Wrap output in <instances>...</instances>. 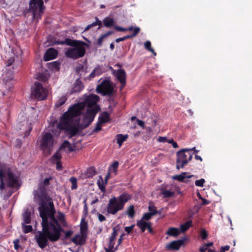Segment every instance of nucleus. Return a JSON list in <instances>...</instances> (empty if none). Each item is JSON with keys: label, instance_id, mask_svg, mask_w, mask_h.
Masks as SVG:
<instances>
[{"label": "nucleus", "instance_id": "1a4fd4ad", "mask_svg": "<svg viewBox=\"0 0 252 252\" xmlns=\"http://www.w3.org/2000/svg\"><path fill=\"white\" fill-rule=\"evenodd\" d=\"M113 88L110 79H107L101 81L96 87V92L103 95H111L113 92Z\"/></svg>", "mask_w": 252, "mask_h": 252}, {"label": "nucleus", "instance_id": "3c124183", "mask_svg": "<svg viewBox=\"0 0 252 252\" xmlns=\"http://www.w3.org/2000/svg\"><path fill=\"white\" fill-rule=\"evenodd\" d=\"M37 78V79L41 80L43 82H46L47 80V77L43 74H39Z\"/></svg>", "mask_w": 252, "mask_h": 252}, {"label": "nucleus", "instance_id": "a18cd8bd", "mask_svg": "<svg viewBox=\"0 0 252 252\" xmlns=\"http://www.w3.org/2000/svg\"><path fill=\"white\" fill-rule=\"evenodd\" d=\"M14 243V247L15 250H18L20 248V246L19 245V239H16L13 241Z\"/></svg>", "mask_w": 252, "mask_h": 252}, {"label": "nucleus", "instance_id": "603ef678", "mask_svg": "<svg viewBox=\"0 0 252 252\" xmlns=\"http://www.w3.org/2000/svg\"><path fill=\"white\" fill-rule=\"evenodd\" d=\"M158 141L161 143L167 142V138L166 137L159 136L158 139Z\"/></svg>", "mask_w": 252, "mask_h": 252}, {"label": "nucleus", "instance_id": "20e7f679", "mask_svg": "<svg viewBox=\"0 0 252 252\" xmlns=\"http://www.w3.org/2000/svg\"><path fill=\"white\" fill-rule=\"evenodd\" d=\"M85 44V42L82 41L75 46L67 48L64 53L65 56L73 60L83 57L86 52L84 47Z\"/></svg>", "mask_w": 252, "mask_h": 252}, {"label": "nucleus", "instance_id": "4468645a", "mask_svg": "<svg viewBox=\"0 0 252 252\" xmlns=\"http://www.w3.org/2000/svg\"><path fill=\"white\" fill-rule=\"evenodd\" d=\"M86 235L77 234L72 238L71 241L76 245H83L86 242Z\"/></svg>", "mask_w": 252, "mask_h": 252}, {"label": "nucleus", "instance_id": "bf43d9fd", "mask_svg": "<svg viewBox=\"0 0 252 252\" xmlns=\"http://www.w3.org/2000/svg\"><path fill=\"white\" fill-rule=\"evenodd\" d=\"M115 29L118 31L120 32H125L126 31V28H124L121 27L115 26Z\"/></svg>", "mask_w": 252, "mask_h": 252}, {"label": "nucleus", "instance_id": "7ed1b4c3", "mask_svg": "<svg viewBox=\"0 0 252 252\" xmlns=\"http://www.w3.org/2000/svg\"><path fill=\"white\" fill-rule=\"evenodd\" d=\"M129 199V195L126 193H123L117 197H111L106 206L107 213L113 215H116L124 209L125 204Z\"/></svg>", "mask_w": 252, "mask_h": 252}, {"label": "nucleus", "instance_id": "dca6fc26", "mask_svg": "<svg viewBox=\"0 0 252 252\" xmlns=\"http://www.w3.org/2000/svg\"><path fill=\"white\" fill-rule=\"evenodd\" d=\"M84 88L83 85L79 79L76 80L73 84V87L70 91V94L78 93L81 92Z\"/></svg>", "mask_w": 252, "mask_h": 252}, {"label": "nucleus", "instance_id": "ea45409f", "mask_svg": "<svg viewBox=\"0 0 252 252\" xmlns=\"http://www.w3.org/2000/svg\"><path fill=\"white\" fill-rule=\"evenodd\" d=\"M152 216H153V215L151 213L148 212V213H145L143 215L141 219H142L146 221H148V220L151 219Z\"/></svg>", "mask_w": 252, "mask_h": 252}, {"label": "nucleus", "instance_id": "680f3d73", "mask_svg": "<svg viewBox=\"0 0 252 252\" xmlns=\"http://www.w3.org/2000/svg\"><path fill=\"white\" fill-rule=\"evenodd\" d=\"M115 245L114 241H111L110 240H109V250H112L113 248H114Z\"/></svg>", "mask_w": 252, "mask_h": 252}, {"label": "nucleus", "instance_id": "bb28decb", "mask_svg": "<svg viewBox=\"0 0 252 252\" xmlns=\"http://www.w3.org/2000/svg\"><path fill=\"white\" fill-rule=\"evenodd\" d=\"M4 176V173L3 169L0 166V189L2 191L5 188L4 183L3 182V178Z\"/></svg>", "mask_w": 252, "mask_h": 252}, {"label": "nucleus", "instance_id": "de8ad7c7", "mask_svg": "<svg viewBox=\"0 0 252 252\" xmlns=\"http://www.w3.org/2000/svg\"><path fill=\"white\" fill-rule=\"evenodd\" d=\"M104 38L105 37L103 36V34H102L97 39V44L99 46H101L102 45V42Z\"/></svg>", "mask_w": 252, "mask_h": 252}, {"label": "nucleus", "instance_id": "a878e982", "mask_svg": "<svg viewBox=\"0 0 252 252\" xmlns=\"http://www.w3.org/2000/svg\"><path fill=\"white\" fill-rule=\"evenodd\" d=\"M62 157V155L60 153L59 150L57 151L51 157V161L54 163L56 162L60 161L61 158Z\"/></svg>", "mask_w": 252, "mask_h": 252}, {"label": "nucleus", "instance_id": "338daca9", "mask_svg": "<svg viewBox=\"0 0 252 252\" xmlns=\"http://www.w3.org/2000/svg\"><path fill=\"white\" fill-rule=\"evenodd\" d=\"M146 229H148V231L150 233H152L153 232V229H152V224H151V223H150V224L148 225V226L147 227V228Z\"/></svg>", "mask_w": 252, "mask_h": 252}, {"label": "nucleus", "instance_id": "58836bf2", "mask_svg": "<svg viewBox=\"0 0 252 252\" xmlns=\"http://www.w3.org/2000/svg\"><path fill=\"white\" fill-rule=\"evenodd\" d=\"M149 213H151L153 216L155 215L158 213L156 207L153 204H150L149 206Z\"/></svg>", "mask_w": 252, "mask_h": 252}, {"label": "nucleus", "instance_id": "052dcab7", "mask_svg": "<svg viewBox=\"0 0 252 252\" xmlns=\"http://www.w3.org/2000/svg\"><path fill=\"white\" fill-rule=\"evenodd\" d=\"M73 233V232L71 230H67L65 233V238L69 237Z\"/></svg>", "mask_w": 252, "mask_h": 252}, {"label": "nucleus", "instance_id": "09e8293b", "mask_svg": "<svg viewBox=\"0 0 252 252\" xmlns=\"http://www.w3.org/2000/svg\"><path fill=\"white\" fill-rule=\"evenodd\" d=\"M134 226V224L131 225V226H126L125 228V230L126 232L129 234L131 232Z\"/></svg>", "mask_w": 252, "mask_h": 252}, {"label": "nucleus", "instance_id": "8fccbe9b", "mask_svg": "<svg viewBox=\"0 0 252 252\" xmlns=\"http://www.w3.org/2000/svg\"><path fill=\"white\" fill-rule=\"evenodd\" d=\"M101 124H102L99 123V122L98 121L96 126L93 130V131L96 132H98V131H99L101 128V126H100V125H101Z\"/></svg>", "mask_w": 252, "mask_h": 252}, {"label": "nucleus", "instance_id": "aec40b11", "mask_svg": "<svg viewBox=\"0 0 252 252\" xmlns=\"http://www.w3.org/2000/svg\"><path fill=\"white\" fill-rule=\"evenodd\" d=\"M150 223L141 219L137 221L136 225L140 229L141 232H144Z\"/></svg>", "mask_w": 252, "mask_h": 252}, {"label": "nucleus", "instance_id": "cd10ccee", "mask_svg": "<svg viewBox=\"0 0 252 252\" xmlns=\"http://www.w3.org/2000/svg\"><path fill=\"white\" fill-rule=\"evenodd\" d=\"M166 233L169 236H177L179 234V231L177 228L171 227L168 229Z\"/></svg>", "mask_w": 252, "mask_h": 252}, {"label": "nucleus", "instance_id": "f03ea898", "mask_svg": "<svg viewBox=\"0 0 252 252\" xmlns=\"http://www.w3.org/2000/svg\"><path fill=\"white\" fill-rule=\"evenodd\" d=\"M99 97L96 94L85 95L82 101L75 104L61 116L59 123L56 121L50 128L55 135H59L62 129L64 130L70 137L87 127L93 121L99 110L96 105Z\"/></svg>", "mask_w": 252, "mask_h": 252}, {"label": "nucleus", "instance_id": "ddd939ff", "mask_svg": "<svg viewBox=\"0 0 252 252\" xmlns=\"http://www.w3.org/2000/svg\"><path fill=\"white\" fill-rule=\"evenodd\" d=\"M58 55V51L52 48L48 49L45 52L44 56V60L45 61H48L55 59Z\"/></svg>", "mask_w": 252, "mask_h": 252}, {"label": "nucleus", "instance_id": "69168bd1", "mask_svg": "<svg viewBox=\"0 0 252 252\" xmlns=\"http://www.w3.org/2000/svg\"><path fill=\"white\" fill-rule=\"evenodd\" d=\"M114 32L113 31H108L106 33L103 34V36H104L105 37H106L107 36L110 35V34L113 33Z\"/></svg>", "mask_w": 252, "mask_h": 252}, {"label": "nucleus", "instance_id": "2eb2a0df", "mask_svg": "<svg viewBox=\"0 0 252 252\" xmlns=\"http://www.w3.org/2000/svg\"><path fill=\"white\" fill-rule=\"evenodd\" d=\"M184 241L182 240H179L178 241H174L170 242L169 244L166 246V248L167 250H178L180 249V247L183 244Z\"/></svg>", "mask_w": 252, "mask_h": 252}, {"label": "nucleus", "instance_id": "13d9d810", "mask_svg": "<svg viewBox=\"0 0 252 252\" xmlns=\"http://www.w3.org/2000/svg\"><path fill=\"white\" fill-rule=\"evenodd\" d=\"M229 248L230 247L228 245L222 247L220 249V252H224L225 251H228Z\"/></svg>", "mask_w": 252, "mask_h": 252}, {"label": "nucleus", "instance_id": "39448f33", "mask_svg": "<svg viewBox=\"0 0 252 252\" xmlns=\"http://www.w3.org/2000/svg\"><path fill=\"white\" fill-rule=\"evenodd\" d=\"M190 150L183 149L177 153L176 168L179 169L183 168L192 158V154L190 153Z\"/></svg>", "mask_w": 252, "mask_h": 252}, {"label": "nucleus", "instance_id": "f3484780", "mask_svg": "<svg viewBox=\"0 0 252 252\" xmlns=\"http://www.w3.org/2000/svg\"><path fill=\"white\" fill-rule=\"evenodd\" d=\"M81 41L75 40H72L69 38H65L64 40H57L56 41V44L58 45L66 44L72 47L75 46L76 44L79 43Z\"/></svg>", "mask_w": 252, "mask_h": 252}, {"label": "nucleus", "instance_id": "f8f14e48", "mask_svg": "<svg viewBox=\"0 0 252 252\" xmlns=\"http://www.w3.org/2000/svg\"><path fill=\"white\" fill-rule=\"evenodd\" d=\"M116 76L118 80L120 81L121 84V89L123 88L125 86L126 83V73L124 69H119L117 70Z\"/></svg>", "mask_w": 252, "mask_h": 252}, {"label": "nucleus", "instance_id": "2f4dec72", "mask_svg": "<svg viewBox=\"0 0 252 252\" xmlns=\"http://www.w3.org/2000/svg\"><path fill=\"white\" fill-rule=\"evenodd\" d=\"M67 97L66 95H63L61 98L59 99V100L57 101L55 104V106L56 107H59L63 105L66 101Z\"/></svg>", "mask_w": 252, "mask_h": 252}, {"label": "nucleus", "instance_id": "e433bc0d", "mask_svg": "<svg viewBox=\"0 0 252 252\" xmlns=\"http://www.w3.org/2000/svg\"><path fill=\"white\" fill-rule=\"evenodd\" d=\"M191 221H187L185 223L182 224L180 226V230L181 232H185L190 227Z\"/></svg>", "mask_w": 252, "mask_h": 252}, {"label": "nucleus", "instance_id": "7c9ffc66", "mask_svg": "<svg viewBox=\"0 0 252 252\" xmlns=\"http://www.w3.org/2000/svg\"><path fill=\"white\" fill-rule=\"evenodd\" d=\"M161 194H162L163 198H167L173 196L174 195L175 192L169 190L165 189L161 191Z\"/></svg>", "mask_w": 252, "mask_h": 252}, {"label": "nucleus", "instance_id": "9b49d317", "mask_svg": "<svg viewBox=\"0 0 252 252\" xmlns=\"http://www.w3.org/2000/svg\"><path fill=\"white\" fill-rule=\"evenodd\" d=\"M7 185L13 188H19L20 185L18 178L10 172L7 173Z\"/></svg>", "mask_w": 252, "mask_h": 252}, {"label": "nucleus", "instance_id": "5fc2aeb1", "mask_svg": "<svg viewBox=\"0 0 252 252\" xmlns=\"http://www.w3.org/2000/svg\"><path fill=\"white\" fill-rule=\"evenodd\" d=\"M140 32V28L139 27H135L133 29V32L132 34L133 37L135 36Z\"/></svg>", "mask_w": 252, "mask_h": 252}, {"label": "nucleus", "instance_id": "4d7b16f0", "mask_svg": "<svg viewBox=\"0 0 252 252\" xmlns=\"http://www.w3.org/2000/svg\"><path fill=\"white\" fill-rule=\"evenodd\" d=\"M98 219L100 222L105 220L106 218L104 216L101 214H98Z\"/></svg>", "mask_w": 252, "mask_h": 252}, {"label": "nucleus", "instance_id": "c756f323", "mask_svg": "<svg viewBox=\"0 0 252 252\" xmlns=\"http://www.w3.org/2000/svg\"><path fill=\"white\" fill-rule=\"evenodd\" d=\"M125 214H126L129 218L132 219L134 217L135 215V211L134 209V206L133 205H130L127 209Z\"/></svg>", "mask_w": 252, "mask_h": 252}, {"label": "nucleus", "instance_id": "b1692460", "mask_svg": "<svg viewBox=\"0 0 252 252\" xmlns=\"http://www.w3.org/2000/svg\"><path fill=\"white\" fill-rule=\"evenodd\" d=\"M23 222L22 223H30L31 220V212L26 211L23 215Z\"/></svg>", "mask_w": 252, "mask_h": 252}, {"label": "nucleus", "instance_id": "6ab92c4d", "mask_svg": "<svg viewBox=\"0 0 252 252\" xmlns=\"http://www.w3.org/2000/svg\"><path fill=\"white\" fill-rule=\"evenodd\" d=\"M193 176L194 175H188V173L187 172H183L181 174L176 175L175 176H173V179L183 182H184L185 179L190 178Z\"/></svg>", "mask_w": 252, "mask_h": 252}, {"label": "nucleus", "instance_id": "37998d69", "mask_svg": "<svg viewBox=\"0 0 252 252\" xmlns=\"http://www.w3.org/2000/svg\"><path fill=\"white\" fill-rule=\"evenodd\" d=\"M87 230V226L86 224H85L81 226V227H80L81 234H82L83 235H86Z\"/></svg>", "mask_w": 252, "mask_h": 252}, {"label": "nucleus", "instance_id": "a19ab883", "mask_svg": "<svg viewBox=\"0 0 252 252\" xmlns=\"http://www.w3.org/2000/svg\"><path fill=\"white\" fill-rule=\"evenodd\" d=\"M205 181L204 179H201L200 180H196L195 182V186L200 187H203Z\"/></svg>", "mask_w": 252, "mask_h": 252}, {"label": "nucleus", "instance_id": "c03bdc74", "mask_svg": "<svg viewBox=\"0 0 252 252\" xmlns=\"http://www.w3.org/2000/svg\"><path fill=\"white\" fill-rule=\"evenodd\" d=\"M200 236L202 239H205L208 236V233L204 229H202L200 231Z\"/></svg>", "mask_w": 252, "mask_h": 252}, {"label": "nucleus", "instance_id": "774afa93", "mask_svg": "<svg viewBox=\"0 0 252 252\" xmlns=\"http://www.w3.org/2000/svg\"><path fill=\"white\" fill-rule=\"evenodd\" d=\"M207 249H208L204 246L203 247L200 248L199 251L200 252H206Z\"/></svg>", "mask_w": 252, "mask_h": 252}, {"label": "nucleus", "instance_id": "864d4df0", "mask_svg": "<svg viewBox=\"0 0 252 252\" xmlns=\"http://www.w3.org/2000/svg\"><path fill=\"white\" fill-rule=\"evenodd\" d=\"M54 163L56 164V169L58 170H62V163L60 161H57V162H55Z\"/></svg>", "mask_w": 252, "mask_h": 252}, {"label": "nucleus", "instance_id": "412c9836", "mask_svg": "<svg viewBox=\"0 0 252 252\" xmlns=\"http://www.w3.org/2000/svg\"><path fill=\"white\" fill-rule=\"evenodd\" d=\"M109 121V115L108 112L102 113L99 116L98 120L99 123H105Z\"/></svg>", "mask_w": 252, "mask_h": 252}, {"label": "nucleus", "instance_id": "6e6552de", "mask_svg": "<svg viewBox=\"0 0 252 252\" xmlns=\"http://www.w3.org/2000/svg\"><path fill=\"white\" fill-rule=\"evenodd\" d=\"M54 144L53 137L52 135L48 132L45 133L43 134L40 147L44 152H47L50 154L51 150L52 149Z\"/></svg>", "mask_w": 252, "mask_h": 252}, {"label": "nucleus", "instance_id": "393cba45", "mask_svg": "<svg viewBox=\"0 0 252 252\" xmlns=\"http://www.w3.org/2000/svg\"><path fill=\"white\" fill-rule=\"evenodd\" d=\"M99 178V179L97 182V185L100 190L102 192H105L106 190L105 186L104 185L105 182H104L103 178L101 176H100Z\"/></svg>", "mask_w": 252, "mask_h": 252}, {"label": "nucleus", "instance_id": "423d86ee", "mask_svg": "<svg viewBox=\"0 0 252 252\" xmlns=\"http://www.w3.org/2000/svg\"><path fill=\"white\" fill-rule=\"evenodd\" d=\"M44 7L42 0H31L30 2V9L32 12L33 18L37 20L41 18V14L43 13Z\"/></svg>", "mask_w": 252, "mask_h": 252}, {"label": "nucleus", "instance_id": "5701e85b", "mask_svg": "<svg viewBox=\"0 0 252 252\" xmlns=\"http://www.w3.org/2000/svg\"><path fill=\"white\" fill-rule=\"evenodd\" d=\"M103 22L104 26L107 28H110L112 27L115 23L114 20L113 18H110L109 17L105 18L103 21Z\"/></svg>", "mask_w": 252, "mask_h": 252}, {"label": "nucleus", "instance_id": "0e129e2a", "mask_svg": "<svg viewBox=\"0 0 252 252\" xmlns=\"http://www.w3.org/2000/svg\"><path fill=\"white\" fill-rule=\"evenodd\" d=\"M110 176V172L109 171L107 175H106L104 179L105 184L106 185L107 184L108 180L109 179Z\"/></svg>", "mask_w": 252, "mask_h": 252}, {"label": "nucleus", "instance_id": "4be33fe9", "mask_svg": "<svg viewBox=\"0 0 252 252\" xmlns=\"http://www.w3.org/2000/svg\"><path fill=\"white\" fill-rule=\"evenodd\" d=\"M60 149H63L67 152H72L74 149L72 148L70 143L67 141H65L61 145Z\"/></svg>", "mask_w": 252, "mask_h": 252}, {"label": "nucleus", "instance_id": "a211bd4d", "mask_svg": "<svg viewBox=\"0 0 252 252\" xmlns=\"http://www.w3.org/2000/svg\"><path fill=\"white\" fill-rule=\"evenodd\" d=\"M104 71L103 68L102 66H96L93 71L90 73L89 77L90 79L93 78L96 76L101 75Z\"/></svg>", "mask_w": 252, "mask_h": 252}, {"label": "nucleus", "instance_id": "79ce46f5", "mask_svg": "<svg viewBox=\"0 0 252 252\" xmlns=\"http://www.w3.org/2000/svg\"><path fill=\"white\" fill-rule=\"evenodd\" d=\"M117 235V231L115 227L113 228V232L110 237L111 241H114L116 236Z\"/></svg>", "mask_w": 252, "mask_h": 252}, {"label": "nucleus", "instance_id": "e2e57ef3", "mask_svg": "<svg viewBox=\"0 0 252 252\" xmlns=\"http://www.w3.org/2000/svg\"><path fill=\"white\" fill-rule=\"evenodd\" d=\"M200 199L202 200V205H207L210 203L209 200L203 198L202 197H200Z\"/></svg>", "mask_w": 252, "mask_h": 252}, {"label": "nucleus", "instance_id": "c85d7f7f", "mask_svg": "<svg viewBox=\"0 0 252 252\" xmlns=\"http://www.w3.org/2000/svg\"><path fill=\"white\" fill-rule=\"evenodd\" d=\"M117 143L121 146L122 143L127 138V135H123L122 134H119L116 136Z\"/></svg>", "mask_w": 252, "mask_h": 252}, {"label": "nucleus", "instance_id": "6e6d98bb", "mask_svg": "<svg viewBox=\"0 0 252 252\" xmlns=\"http://www.w3.org/2000/svg\"><path fill=\"white\" fill-rule=\"evenodd\" d=\"M137 124L142 128H144L145 127V123L143 121L140 120L139 119H137Z\"/></svg>", "mask_w": 252, "mask_h": 252}, {"label": "nucleus", "instance_id": "72a5a7b5", "mask_svg": "<svg viewBox=\"0 0 252 252\" xmlns=\"http://www.w3.org/2000/svg\"><path fill=\"white\" fill-rule=\"evenodd\" d=\"M151 43L150 41H147L144 43V47L145 49L149 52H152L154 56L156 55V53L154 51V49L151 48Z\"/></svg>", "mask_w": 252, "mask_h": 252}, {"label": "nucleus", "instance_id": "f704fd0d", "mask_svg": "<svg viewBox=\"0 0 252 252\" xmlns=\"http://www.w3.org/2000/svg\"><path fill=\"white\" fill-rule=\"evenodd\" d=\"M119 162L117 161H114L113 164L109 167V171H112L115 173L116 175L117 174V170L119 166Z\"/></svg>", "mask_w": 252, "mask_h": 252}, {"label": "nucleus", "instance_id": "c9c22d12", "mask_svg": "<svg viewBox=\"0 0 252 252\" xmlns=\"http://www.w3.org/2000/svg\"><path fill=\"white\" fill-rule=\"evenodd\" d=\"M26 223H22L23 231L25 233L31 232L32 230V227L31 225H25Z\"/></svg>", "mask_w": 252, "mask_h": 252}, {"label": "nucleus", "instance_id": "49530a36", "mask_svg": "<svg viewBox=\"0 0 252 252\" xmlns=\"http://www.w3.org/2000/svg\"><path fill=\"white\" fill-rule=\"evenodd\" d=\"M91 27H94L96 25L100 26L101 25V21L99 20L96 17V21L93 22L91 24H90Z\"/></svg>", "mask_w": 252, "mask_h": 252}, {"label": "nucleus", "instance_id": "4c0bfd02", "mask_svg": "<svg viewBox=\"0 0 252 252\" xmlns=\"http://www.w3.org/2000/svg\"><path fill=\"white\" fill-rule=\"evenodd\" d=\"M70 181L72 184V186L71 187V189H75L77 188V179L75 177H71L70 178Z\"/></svg>", "mask_w": 252, "mask_h": 252}, {"label": "nucleus", "instance_id": "0eeeda50", "mask_svg": "<svg viewBox=\"0 0 252 252\" xmlns=\"http://www.w3.org/2000/svg\"><path fill=\"white\" fill-rule=\"evenodd\" d=\"M48 91L43 87L42 84L38 81L35 82L32 88L31 94L32 97L38 100H44L47 96Z\"/></svg>", "mask_w": 252, "mask_h": 252}, {"label": "nucleus", "instance_id": "473e14b6", "mask_svg": "<svg viewBox=\"0 0 252 252\" xmlns=\"http://www.w3.org/2000/svg\"><path fill=\"white\" fill-rule=\"evenodd\" d=\"M95 174L96 171L94 167L89 168L86 173L87 177L89 178H92Z\"/></svg>", "mask_w": 252, "mask_h": 252}, {"label": "nucleus", "instance_id": "9d476101", "mask_svg": "<svg viewBox=\"0 0 252 252\" xmlns=\"http://www.w3.org/2000/svg\"><path fill=\"white\" fill-rule=\"evenodd\" d=\"M19 63L18 61H16L14 58H10L6 63V71L3 74V79L9 80L12 79V75L13 73V71L10 70V68L15 69L17 68V65Z\"/></svg>", "mask_w": 252, "mask_h": 252}, {"label": "nucleus", "instance_id": "f257e3e1", "mask_svg": "<svg viewBox=\"0 0 252 252\" xmlns=\"http://www.w3.org/2000/svg\"><path fill=\"white\" fill-rule=\"evenodd\" d=\"M50 179H45L39 185V188L34 191V195L39 199L38 211L42 219V230L38 231L35 235V240L41 249L49 245V241H58L63 231L62 225L65 226L66 222L64 215L59 212L55 216L56 210L52 199L46 193L45 186L49 183Z\"/></svg>", "mask_w": 252, "mask_h": 252}]
</instances>
